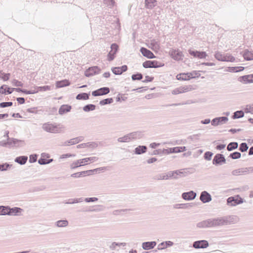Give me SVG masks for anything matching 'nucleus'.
<instances>
[{"instance_id":"obj_28","label":"nucleus","mask_w":253,"mask_h":253,"mask_svg":"<svg viewBox=\"0 0 253 253\" xmlns=\"http://www.w3.org/2000/svg\"><path fill=\"white\" fill-rule=\"evenodd\" d=\"M243 57L247 61L253 60V51L245 50L243 54Z\"/></svg>"},{"instance_id":"obj_19","label":"nucleus","mask_w":253,"mask_h":253,"mask_svg":"<svg viewBox=\"0 0 253 253\" xmlns=\"http://www.w3.org/2000/svg\"><path fill=\"white\" fill-rule=\"evenodd\" d=\"M98 146V144L95 142H89L87 143H84L79 144L77 146V148H95Z\"/></svg>"},{"instance_id":"obj_9","label":"nucleus","mask_w":253,"mask_h":253,"mask_svg":"<svg viewBox=\"0 0 253 253\" xmlns=\"http://www.w3.org/2000/svg\"><path fill=\"white\" fill-rule=\"evenodd\" d=\"M84 137L82 136L73 138L72 139H70L69 140L65 141L61 145L63 146H66L74 145L83 141L84 140Z\"/></svg>"},{"instance_id":"obj_37","label":"nucleus","mask_w":253,"mask_h":253,"mask_svg":"<svg viewBox=\"0 0 253 253\" xmlns=\"http://www.w3.org/2000/svg\"><path fill=\"white\" fill-rule=\"evenodd\" d=\"M244 116V111L240 110V111H237L234 113L233 115L232 116V119H236L242 118Z\"/></svg>"},{"instance_id":"obj_48","label":"nucleus","mask_w":253,"mask_h":253,"mask_svg":"<svg viewBox=\"0 0 253 253\" xmlns=\"http://www.w3.org/2000/svg\"><path fill=\"white\" fill-rule=\"evenodd\" d=\"M241 154L239 152H235L232 153H231L229 155V157L232 158V159H239L241 157Z\"/></svg>"},{"instance_id":"obj_25","label":"nucleus","mask_w":253,"mask_h":253,"mask_svg":"<svg viewBox=\"0 0 253 253\" xmlns=\"http://www.w3.org/2000/svg\"><path fill=\"white\" fill-rule=\"evenodd\" d=\"M70 84V82L67 80H64L60 81H57L56 83V86L57 88L63 87L68 86Z\"/></svg>"},{"instance_id":"obj_42","label":"nucleus","mask_w":253,"mask_h":253,"mask_svg":"<svg viewBox=\"0 0 253 253\" xmlns=\"http://www.w3.org/2000/svg\"><path fill=\"white\" fill-rule=\"evenodd\" d=\"M130 139L129 134H127L123 137H119L118 139V141L120 142H128L130 141Z\"/></svg>"},{"instance_id":"obj_56","label":"nucleus","mask_w":253,"mask_h":253,"mask_svg":"<svg viewBox=\"0 0 253 253\" xmlns=\"http://www.w3.org/2000/svg\"><path fill=\"white\" fill-rule=\"evenodd\" d=\"M142 75L140 73H138L137 74L132 75L131 76L132 80H140L142 79Z\"/></svg>"},{"instance_id":"obj_24","label":"nucleus","mask_w":253,"mask_h":253,"mask_svg":"<svg viewBox=\"0 0 253 253\" xmlns=\"http://www.w3.org/2000/svg\"><path fill=\"white\" fill-rule=\"evenodd\" d=\"M130 140L140 139L142 137V134L140 131H134L128 133Z\"/></svg>"},{"instance_id":"obj_62","label":"nucleus","mask_w":253,"mask_h":253,"mask_svg":"<svg viewBox=\"0 0 253 253\" xmlns=\"http://www.w3.org/2000/svg\"><path fill=\"white\" fill-rule=\"evenodd\" d=\"M8 87L6 85H3L0 88V93L6 94L7 93V90Z\"/></svg>"},{"instance_id":"obj_8","label":"nucleus","mask_w":253,"mask_h":253,"mask_svg":"<svg viewBox=\"0 0 253 253\" xmlns=\"http://www.w3.org/2000/svg\"><path fill=\"white\" fill-rule=\"evenodd\" d=\"M169 55L175 60H181L183 59L182 52L178 49H171L169 51Z\"/></svg>"},{"instance_id":"obj_12","label":"nucleus","mask_w":253,"mask_h":253,"mask_svg":"<svg viewBox=\"0 0 253 253\" xmlns=\"http://www.w3.org/2000/svg\"><path fill=\"white\" fill-rule=\"evenodd\" d=\"M208 219L210 228L216 227L217 226H219L221 224V217L211 218Z\"/></svg>"},{"instance_id":"obj_5","label":"nucleus","mask_w":253,"mask_h":253,"mask_svg":"<svg viewBox=\"0 0 253 253\" xmlns=\"http://www.w3.org/2000/svg\"><path fill=\"white\" fill-rule=\"evenodd\" d=\"M239 218L237 215H229L222 217V225L236 224L239 221Z\"/></svg>"},{"instance_id":"obj_59","label":"nucleus","mask_w":253,"mask_h":253,"mask_svg":"<svg viewBox=\"0 0 253 253\" xmlns=\"http://www.w3.org/2000/svg\"><path fill=\"white\" fill-rule=\"evenodd\" d=\"M113 73L115 75H121L122 74L120 67H114L112 68Z\"/></svg>"},{"instance_id":"obj_53","label":"nucleus","mask_w":253,"mask_h":253,"mask_svg":"<svg viewBox=\"0 0 253 253\" xmlns=\"http://www.w3.org/2000/svg\"><path fill=\"white\" fill-rule=\"evenodd\" d=\"M12 165H9L7 163L3 164L0 165V171H5L11 167Z\"/></svg>"},{"instance_id":"obj_40","label":"nucleus","mask_w":253,"mask_h":253,"mask_svg":"<svg viewBox=\"0 0 253 253\" xmlns=\"http://www.w3.org/2000/svg\"><path fill=\"white\" fill-rule=\"evenodd\" d=\"M250 77H253V76H248V75L243 76L240 77L238 79V80L241 82H243L244 84L250 83L249 82L250 80L249 79Z\"/></svg>"},{"instance_id":"obj_50","label":"nucleus","mask_w":253,"mask_h":253,"mask_svg":"<svg viewBox=\"0 0 253 253\" xmlns=\"http://www.w3.org/2000/svg\"><path fill=\"white\" fill-rule=\"evenodd\" d=\"M38 90L37 91H45L47 90H51V86L49 85H45L43 86H38L37 87Z\"/></svg>"},{"instance_id":"obj_2","label":"nucleus","mask_w":253,"mask_h":253,"mask_svg":"<svg viewBox=\"0 0 253 253\" xmlns=\"http://www.w3.org/2000/svg\"><path fill=\"white\" fill-rule=\"evenodd\" d=\"M98 159L99 158L95 156L85 158L73 162L71 164L70 167L71 169H75L79 167L97 162Z\"/></svg>"},{"instance_id":"obj_11","label":"nucleus","mask_w":253,"mask_h":253,"mask_svg":"<svg viewBox=\"0 0 253 253\" xmlns=\"http://www.w3.org/2000/svg\"><path fill=\"white\" fill-rule=\"evenodd\" d=\"M209 243L206 240L197 241L193 243V247L195 249H205L208 247Z\"/></svg>"},{"instance_id":"obj_55","label":"nucleus","mask_w":253,"mask_h":253,"mask_svg":"<svg viewBox=\"0 0 253 253\" xmlns=\"http://www.w3.org/2000/svg\"><path fill=\"white\" fill-rule=\"evenodd\" d=\"M10 215H16V213L19 212H20L22 211V209L19 208H13L10 209Z\"/></svg>"},{"instance_id":"obj_44","label":"nucleus","mask_w":253,"mask_h":253,"mask_svg":"<svg viewBox=\"0 0 253 253\" xmlns=\"http://www.w3.org/2000/svg\"><path fill=\"white\" fill-rule=\"evenodd\" d=\"M95 109V106L93 104H88L84 106L83 110L85 112H89L90 111H93Z\"/></svg>"},{"instance_id":"obj_13","label":"nucleus","mask_w":253,"mask_h":253,"mask_svg":"<svg viewBox=\"0 0 253 253\" xmlns=\"http://www.w3.org/2000/svg\"><path fill=\"white\" fill-rule=\"evenodd\" d=\"M110 92V89L108 87H104L100 88L97 90L93 91L92 92V95L94 96L103 95L108 94Z\"/></svg>"},{"instance_id":"obj_41","label":"nucleus","mask_w":253,"mask_h":253,"mask_svg":"<svg viewBox=\"0 0 253 253\" xmlns=\"http://www.w3.org/2000/svg\"><path fill=\"white\" fill-rule=\"evenodd\" d=\"M89 98V95L86 93H82L78 94L76 96V99L78 100H86Z\"/></svg>"},{"instance_id":"obj_14","label":"nucleus","mask_w":253,"mask_h":253,"mask_svg":"<svg viewBox=\"0 0 253 253\" xmlns=\"http://www.w3.org/2000/svg\"><path fill=\"white\" fill-rule=\"evenodd\" d=\"M111 50L110 51L108 54V60L109 61L113 60L115 58V54L116 53L118 46L116 43H113L111 46Z\"/></svg>"},{"instance_id":"obj_7","label":"nucleus","mask_w":253,"mask_h":253,"mask_svg":"<svg viewBox=\"0 0 253 253\" xmlns=\"http://www.w3.org/2000/svg\"><path fill=\"white\" fill-rule=\"evenodd\" d=\"M193 89V88L192 86L191 85H184V86H179L178 87H177V88L174 89L171 91V93L172 94L177 95L178 94L190 91L192 90Z\"/></svg>"},{"instance_id":"obj_49","label":"nucleus","mask_w":253,"mask_h":253,"mask_svg":"<svg viewBox=\"0 0 253 253\" xmlns=\"http://www.w3.org/2000/svg\"><path fill=\"white\" fill-rule=\"evenodd\" d=\"M113 100L112 98H107L103 99L100 101V104L101 105H104L108 104H111L113 102Z\"/></svg>"},{"instance_id":"obj_31","label":"nucleus","mask_w":253,"mask_h":253,"mask_svg":"<svg viewBox=\"0 0 253 253\" xmlns=\"http://www.w3.org/2000/svg\"><path fill=\"white\" fill-rule=\"evenodd\" d=\"M10 208L8 207L0 206V215H10Z\"/></svg>"},{"instance_id":"obj_10","label":"nucleus","mask_w":253,"mask_h":253,"mask_svg":"<svg viewBox=\"0 0 253 253\" xmlns=\"http://www.w3.org/2000/svg\"><path fill=\"white\" fill-rule=\"evenodd\" d=\"M100 72V69L97 66H93L89 68L85 71L84 75L86 77H89L95 74H98Z\"/></svg>"},{"instance_id":"obj_26","label":"nucleus","mask_w":253,"mask_h":253,"mask_svg":"<svg viewBox=\"0 0 253 253\" xmlns=\"http://www.w3.org/2000/svg\"><path fill=\"white\" fill-rule=\"evenodd\" d=\"M196 226L199 228H210L209 219H208L199 222L198 223H197Z\"/></svg>"},{"instance_id":"obj_17","label":"nucleus","mask_w":253,"mask_h":253,"mask_svg":"<svg viewBox=\"0 0 253 253\" xmlns=\"http://www.w3.org/2000/svg\"><path fill=\"white\" fill-rule=\"evenodd\" d=\"M158 62L156 61H146L143 63V66L145 68H158L163 66L164 65H158Z\"/></svg>"},{"instance_id":"obj_23","label":"nucleus","mask_w":253,"mask_h":253,"mask_svg":"<svg viewBox=\"0 0 253 253\" xmlns=\"http://www.w3.org/2000/svg\"><path fill=\"white\" fill-rule=\"evenodd\" d=\"M126 245V243H117L113 242L111 243L109 247L110 250L115 251L118 248L121 247V246L125 247Z\"/></svg>"},{"instance_id":"obj_36","label":"nucleus","mask_w":253,"mask_h":253,"mask_svg":"<svg viewBox=\"0 0 253 253\" xmlns=\"http://www.w3.org/2000/svg\"><path fill=\"white\" fill-rule=\"evenodd\" d=\"M221 163V154H217L214 157L212 163L213 165H218Z\"/></svg>"},{"instance_id":"obj_46","label":"nucleus","mask_w":253,"mask_h":253,"mask_svg":"<svg viewBox=\"0 0 253 253\" xmlns=\"http://www.w3.org/2000/svg\"><path fill=\"white\" fill-rule=\"evenodd\" d=\"M245 113H250L253 114V103L247 105L244 109Z\"/></svg>"},{"instance_id":"obj_57","label":"nucleus","mask_w":253,"mask_h":253,"mask_svg":"<svg viewBox=\"0 0 253 253\" xmlns=\"http://www.w3.org/2000/svg\"><path fill=\"white\" fill-rule=\"evenodd\" d=\"M213 154L211 152H207L204 154V159L208 161H210L211 159V157Z\"/></svg>"},{"instance_id":"obj_54","label":"nucleus","mask_w":253,"mask_h":253,"mask_svg":"<svg viewBox=\"0 0 253 253\" xmlns=\"http://www.w3.org/2000/svg\"><path fill=\"white\" fill-rule=\"evenodd\" d=\"M199 72V71H194L191 73H189L188 75H189V76H188V77L190 78V79L195 78L196 77H198L200 75Z\"/></svg>"},{"instance_id":"obj_45","label":"nucleus","mask_w":253,"mask_h":253,"mask_svg":"<svg viewBox=\"0 0 253 253\" xmlns=\"http://www.w3.org/2000/svg\"><path fill=\"white\" fill-rule=\"evenodd\" d=\"M83 201L84 199L83 198H75L69 200V202H67L66 203L69 204H73L75 203H82L83 202Z\"/></svg>"},{"instance_id":"obj_27","label":"nucleus","mask_w":253,"mask_h":253,"mask_svg":"<svg viewBox=\"0 0 253 253\" xmlns=\"http://www.w3.org/2000/svg\"><path fill=\"white\" fill-rule=\"evenodd\" d=\"M248 169L247 168H241L235 169L232 171V173L233 175H239L241 174H246L247 173Z\"/></svg>"},{"instance_id":"obj_16","label":"nucleus","mask_w":253,"mask_h":253,"mask_svg":"<svg viewBox=\"0 0 253 253\" xmlns=\"http://www.w3.org/2000/svg\"><path fill=\"white\" fill-rule=\"evenodd\" d=\"M188 52L191 55L199 59H204L207 56V53L204 51H193L191 50H189Z\"/></svg>"},{"instance_id":"obj_52","label":"nucleus","mask_w":253,"mask_h":253,"mask_svg":"<svg viewBox=\"0 0 253 253\" xmlns=\"http://www.w3.org/2000/svg\"><path fill=\"white\" fill-rule=\"evenodd\" d=\"M220 122H221V117H218L213 119L211 123L212 126H216L219 125Z\"/></svg>"},{"instance_id":"obj_64","label":"nucleus","mask_w":253,"mask_h":253,"mask_svg":"<svg viewBox=\"0 0 253 253\" xmlns=\"http://www.w3.org/2000/svg\"><path fill=\"white\" fill-rule=\"evenodd\" d=\"M37 160V155L36 154L35 155H31L29 157V162L31 163L36 162Z\"/></svg>"},{"instance_id":"obj_51","label":"nucleus","mask_w":253,"mask_h":253,"mask_svg":"<svg viewBox=\"0 0 253 253\" xmlns=\"http://www.w3.org/2000/svg\"><path fill=\"white\" fill-rule=\"evenodd\" d=\"M10 76V74H5L2 73L1 71H0V78L2 79L4 81H7Z\"/></svg>"},{"instance_id":"obj_38","label":"nucleus","mask_w":253,"mask_h":253,"mask_svg":"<svg viewBox=\"0 0 253 253\" xmlns=\"http://www.w3.org/2000/svg\"><path fill=\"white\" fill-rule=\"evenodd\" d=\"M177 151V147L163 149V152H164L165 154H169L170 153H178Z\"/></svg>"},{"instance_id":"obj_61","label":"nucleus","mask_w":253,"mask_h":253,"mask_svg":"<svg viewBox=\"0 0 253 253\" xmlns=\"http://www.w3.org/2000/svg\"><path fill=\"white\" fill-rule=\"evenodd\" d=\"M12 84L15 86H23V84L22 82L18 81L16 80H13L12 81Z\"/></svg>"},{"instance_id":"obj_4","label":"nucleus","mask_w":253,"mask_h":253,"mask_svg":"<svg viewBox=\"0 0 253 253\" xmlns=\"http://www.w3.org/2000/svg\"><path fill=\"white\" fill-rule=\"evenodd\" d=\"M244 203V199L239 195L229 197L227 200V204L230 206H236Z\"/></svg>"},{"instance_id":"obj_29","label":"nucleus","mask_w":253,"mask_h":253,"mask_svg":"<svg viewBox=\"0 0 253 253\" xmlns=\"http://www.w3.org/2000/svg\"><path fill=\"white\" fill-rule=\"evenodd\" d=\"M69 222L67 220H59L55 223V225L57 227H66L68 226Z\"/></svg>"},{"instance_id":"obj_43","label":"nucleus","mask_w":253,"mask_h":253,"mask_svg":"<svg viewBox=\"0 0 253 253\" xmlns=\"http://www.w3.org/2000/svg\"><path fill=\"white\" fill-rule=\"evenodd\" d=\"M189 75H188V73L187 74H180L179 75H177V79L178 80H189L190 78L188 77Z\"/></svg>"},{"instance_id":"obj_6","label":"nucleus","mask_w":253,"mask_h":253,"mask_svg":"<svg viewBox=\"0 0 253 253\" xmlns=\"http://www.w3.org/2000/svg\"><path fill=\"white\" fill-rule=\"evenodd\" d=\"M180 172L178 171H169L167 173H162L157 176L158 180H168L171 178H177V175Z\"/></svg>"},{"instance_id":"obj_39","label":"nucleus","mask_w":253,"mask_h":253,"mask_svg":"<svg viewBox=\"0 0 253 253\" xmlns=\"http://www.w3.org/2000/svg\"><path fill=\"white\" fill-rule=\"evenodd\" d=\"M238 144L237 142H230L227 147V149L229 151H232L234 149H236L238 148Z\"/></svg>"},{"instance_id":"obj_1","label":"nucleus","mask_w":253,"mask_h":253,"mask_svg":"<svg viewBox=\"0 0 253 253\" xmlns=\"http://www.w3.org/2000/svg\"><path fill=\"white\" fill-rule=\"evenodd\" d=\"M42 129L46 132L57 133L62 132L64 129L63 125L60 124H51L49 122L42 125Z\"/></svg>"},{"instance_id":"obj_33","label":"nucleus","mask_w":253,"mask_h":253,"mask_svg":"<svg viewBox=\"0 0 253 253\" xmlns=\"http://www.w3.org/2000/svg\"><path fill=\"white\" fill-rule=\"evenodd\" d=\"M28 157L22 156L17 157L15 159V162L19 164L20 165H24L27 161Z\"/></svg>"},{"instance_id":"obj_15","label":"nucleus","mask_w":253,"mask_h":253,"mask_svg":"<svg viewBox=\"0 0 253 253\" xmlns=\"http://www.w3.org/2000/svg\"><path fill=\"white\" fill-rule=\"evenodd\" d=\"M200 200L203 203H207L211 201V197L207 191H204L201 193Z\"/></svg>"},{"instance_id":"obj_32","label":"nucleus","mask_w":253,"mask_h":253,"mask_svg":"<svg viewBox=\"0 0 253 253\" xmlns=\"http://www.w3.org/2000/svg\"><path fill=\"white\" fill-rule=\"evenodd\" d=\"M147 147L145 146H138L135 149V153L137 155H140L146 152Z\"/></svg>"},{"instance_id":"obj_63","label":"nucleus","mask_w":253,"mask_h":253,"mask_svg":"<svg viewBox=\"0 0 253 253\" xmlns=\"http://www.w3.org/2000/svg\"><path fill=\"white\" fill-rule=\"evenodd\" d=\"M127 211V210L126 209L115 210L113 211V213L114 215H119L123 213L124 212L126 211Z\"/></svg>"},{"instance_id":"obj_22","label":"nucleus","mask_w":253,"mask_h":253,"mask_svg":"<svg viewBox=\"0 0 253 253\" xmlns=\"http://www.w3.org/2000/svg\"><path fill=\"white\" fill-rule=\"evenodd\" d=\"M173 243L170 241L163 242L158 245V249L159 250H162L168 247H171L173 246Z\"/></svg>"},{"instance_id":"obj_58","label":"nucleus","mask_w":253,"mask_h":253,"mask_svg":"<svg viewBox=\"0 0 253 253\" xmlns=\"http://www.w3.org/2000/svg\"><path fill=\"white\" fill-rule=\"evenodd\" d=\"M14 90H16L17 92H22L23 91V89H21L20 88H8L7 90V94H11Z\"/></svg>"},{"instance_id":"obj_20","label":"nucleus","mask_w":253,"mask_h":253,"mask_svg":"<svg viewBox=\"0 0 253 253\" xmlns=\"http://www.w3.org/2000/svg\"><path fill=\"white\" fill-rule=\"evenodd\" d=\"M140 52L144 56L148 58L153 59L156 57L150 50L145 47H141L140 48Z\"/></svg>"},{"instance_id":"obj_47","label":"nucleus","mask_w":253,"mask_h":253,"mask_svg":"<svg viewBox=\"0 0 253 253\" xmlns=\"http://www.w3.org/2000/svg\"><path fill=\"white\" fill-rule=\"evenodd\" d=\"M248 148L247 144L245 142H243L240 145L239 150L244 152L247 151Z\"/></svg>"},{"instance_id":"obj_18","label":"nucleus","mask_w":253,"mask_h":253,"mask_svg":"<svg viewBox=\"0 0 253 253\" xmlns=\"http://www.w3.org/2000/svg\"><path fill=\"white\" fill-rule=\"evenodd\" d=\"M197 196L196 193L193 191H190L188 192H184L182 194V198L187 201H190L194 200Z\"/></svg>"},{"instance_id":"obj_21","label":"nucleus","mask_w":253,"mask_h":253,"mask_svg":"<svg viewBox=\"0 0 253 253\" xmlns=\"http://www.w3.org/2000/svg\"><path fill=\"white\" fill-rule=\"evenodd\" d=\"M156 245V242L155 241L146 242L142 243V248L145 250H149L153 249Z\"/></svg>"},{"instance_id":"obj_35","label":"nucleus","mask_w":253,"mask_h":253,"mask_svg":"<svg viewBox=\"0 0 253 253\" xmlns=\"http://www.w3.org/2000/svg\"><path fill=\"white\" fill-rule=\"evenodd\" d=\"M235 58L231 54L226 53L222 55V61L234 62Z\"/></svg>"},{"instance_id":"obj_34","label":"nucleus","mask_w":253,"mask_h":253,"mask_svg":"<svg viewBox=\"0 0 253 253\" xmlns=\"http://www.w3.org/2000/svg\"><path fill=\"white\" fill-rule=\"evenodd\" d=\"M71 107L67 105H64L61 106L59 110V113L62 115L70 111Z\"/></svg>"},{"instance_id":"obj_30","label":"nucleus","mask_w":253,"mask_h":253,"mask_svg":"<svg viewBox=\"0 0 253 253\" xmlns=\"http://www.w3.org/2000/svg\"><path fill=\"white\" fill-rule=\"evenodd\" d=\"M145 7L148 9H152L157 4L156 0H145Z\"/></svg>"},{"instance_id":"obj_60","label":"nucleus","mask_w":253,"mask_h":253,"mask_svg":"<svg viewBox=\"0 0 253 253\" xmlns=\"http://www.w3.org/2000/svg\"><path fill=\"white\" fill-rule=\"evenodd\" d=\"M12 105V102H1L0 103V107H1V108H5L6 107L11 106Z\"/></svg>"},{"instance_id":"obj_3","label":"nucleus","mask_w":253,"mask_h":253,"mask_svg":"<svg viewBox=\"0 0 253 253\" xmlns=\"http://www.w3.org/2000/svg\"><path fill=\"white\" fill-rule=\"evenodd\" d=\"M8 133V131H6L3 136L6 139H8V147H20L25 144L24 140L9 137Z\"/></svg>"}]
</instances>
